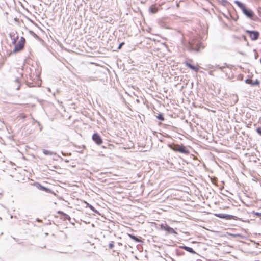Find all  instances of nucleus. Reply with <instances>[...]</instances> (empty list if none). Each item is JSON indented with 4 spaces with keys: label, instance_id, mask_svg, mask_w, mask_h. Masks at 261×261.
<instances>
[{
    "label": "nucleus",
    "instance_id": "4be33fe9",
    "mask_svg": "<svg viewBox=\"0 0 261 261\" xmlns=\"http://www.w3.org/2000/svg\"><path fill=\"white\" fill-rule=\"evenodd\" d=\"M234 103H237L238 101V97L237 95H233L232 97Z\"/></svg>",
    "mask_w": 261,
    "mask_h": 261
},
{
    "label": "nucleus",
    "instance_id": "f3484780",
    "mask_svg": "<svg viewBox=\"0 0 261 261\" xmlns=\"http://www.w3.org/2000/svg\"><path fill=\"white\" fill-rule=\"evenodd\" d=\"M87 207H89L91 210H92L93 212L95 213L98 214L99 212L94 208L93 206L92 205L87 203Z\"/></svg>",
    "mask_w": 261,
    "mask_h": 261
},
{
    "label": "nucleus",
    "instance_id": "aec40b11",
    "mask_svg": "<svg viewBox=\"0 0 261 261\" xmlns=\"http://www.w3.org/2000/svg\"><path fill=\"white\" fill-rule=\"evenodd\" d=\"M62 218L64 220H68L69 221H70V220L71 219V217L68 215H67V214H65L64 215V216L62 217Z\"/></svg>",
    "mask_w": 261,
    "mask_h": 261
},
{
    "label": "nucleus",
    "instance_id": "2eb2a0df",
    "mask_svg": "<svg viewBox=\"0 0 261 261\" xmlns=\"http://www.w3.org/2000/svg\"><path fill=\"white\" fill-rule=\"evenodd\" d=\"M43 153L45 155H52L56 154L55 152L46 149L43 150Z\"/></svg>",
    "mask_w": 261,
    "mask_h": 261
},
{
    "label": "nucleus",
    "instance_id": "9b49d317",
    "mask_svg": "<svg viewBox=\"0 0 261 261\" xmlns=\"http://www.w3.org/2000/svg\"><path fill=\"white\" fill-rule=\"evenodd\" d=\"M180 248L183 249L187 251V252L191 253L192 254H196V252L193 250V249L191 247L183 245L179 246Z\"/></svg>",
    "mask_w": 261,
    "mask_h": 261
},
{
    "label": "nucleus",
    "instance_id": "5701e85b",
    "mask_svg": "<svg viewBox=\"0 0 261 261\" xmlns=\"http://www.w3.org/2000/svg\"><path fill=\"white\" fill-rule=\"evenodd\" d=\"M30 34L35 38H38V36L33 31H29Z\"/></svg>",
    "mask_w": 261,
    "mask_h": 261
},
{
    "label": "nucleus",
    "instance_id": "dca6fc26",
    "mask_svg": "<svg viewBox=\"0 0 261 261\" xmlns=\"http://www.w3.org/2000/svg\"><path fill=\"white\" fill-rule=\"evenodd\" d=\"M25 42V38L23 37H21L20 39L17 42V43L19 44H20L22 47H24Z\"/></svg>",
    "mask_w": 261,
    "mask_h": 261
},
{
    "label": "nucleus",
    "instance_id": "1a4fd4ad",
    "mask_svg": "<svg viewBox=\"0 0 261 261\" xmlns=\"http://www.w3.org/2000/svg\"><path fill=\"white\" fill-rule=\"evenodd\" d=\"M34 185L36 187V188L40 190L43 191L47 193H51V190L44 186H42L41 184H40L39 182H35Z\"/></svg>",
    "mask_w": 261,
    "mask_h": 261
},
{
    "label": "nucleus",
    "instance_id": "a19ab883",
    "mask_svg": "<svg viewBox=\"0 0 261 261\" xmlns=\"http://www.w3.org/2000/svg\"><path fill=\"white\" fill-rule=\"evenodd\" d=\"M102 147H103V148H107V147H106L105 145H103V146H102Z\"/></svg>",
    "mask_w": 261,
    "mask_h": 261
},
{
    "label": "nucleus",
    "instance_id": "2f4dec72",
    "mask_svg": "<svg viewBox=\"0 0 261 261\" xmlns=\"http://www.w3.org/2000/svg\"><path fill=\"white\" fill-rule=\"evenodd\" d=\"M58 213L60 215H61L62 217L64 216V215L66 214L64 212H62V211H59L58 212Z\"/></svg>",
    "mask_w": 261,
    "mask_h": 261
},
{
    "label": "nucleus",
    "instance_id": "423d86ee",
    "mask_svg": "<svg viewBox=\"0 0 261 261\" xmlns=\"http://www.w3.org/2000/svg\"><path fill=\"white\" fill-rule=\"evenodd\" d=\"M242 12L247 18L254 20L253 17L255 16V14L251 9L246 7L242 11Z\"/></svg>",
    "mask_w": 261,
    "mask_h": 261
},
{
    "label": "nucleus",
    "instance_id": "6ab92c4d",
    "mask_svg": "<svg viewBox=\"0 0 261 261\" xmlns=\"http://www.w3.org/2000/svg\"><path fill=\"white\" fill-rule=\"evenodd\" d=\"M219 2L224 6L229 4V2L227 0H220Z\"/></svg>",
    "mask_w": 261,
    "mask_h": 261
},
{
    "label": "nucleus",
    "instance_id": "ea45409f",
    "mask_svg": "<svg viewBox=\"0 0 261 261\" xmlns=\"http://www.w3.org/2000/svg\"><path fill=\"white\" fill-rule=\"evenodd\" d=\"M20 85H19V86H18V87L17 88V90H19V89H20Z\"/></svg>",
    "mask_w": 261,
    "mask_h": 261
},
{
    "label": "nucleus",
    "instance_id": "ddd939ff",
    "mask_svg": "<svg viewBox=\"0 0 261 261\" xmlns=\"http://www.w3.org/2000/svg\"><path fill=\"white\" fill-rule=\"evenodd\" d=\"M234 3L241 9L242 11L246 7L244 3L238 0H235Z\"/></svg>",
    "mask_w": 261,
    "mask_h": 261
},
{
    "label": "nucleus",
    "instance_id": "a878e982",
    "mask_svg": "<svg viewBox=\"0 0 261 261\" xmlns=\"http://www.w3.org/2000/svg\"><path fill=\"white\" fill-rule=\"evenodd\" d=\"M252 214L256 215L258 217H261V213L259 212H255L254 211H253L252 212Z\"/></svg>",
    "mask_w": 261,
    "mask_h": 261
},
{
    "label": "nucleus",
    "instance_id": "37998d69",
    "mask_svg": "<svg viewBox=\"0 0 261 261\" xmlns=\"http://www.w3.org/2000/svg\"><path fill=\"white\" fill-rule=\"evenodd\" d=\"M260 63L261 64V58L260 59Z\"/></svg>",
    "mask_w": 261,
    "mask_h": 261
},
{
    "label": "nucleus",
    "instance_id": "6e6552de",
    "mask_svg": "<svg viewBox=\"0 0 261 261\" xmlns=\"http://www.w3.org/2000/svg\"><path fill=\"white\" fill-rule=\"evenodd\" d=\"M13 44H15L14 48L13 50V53H17L18 52L20 51L23 49V47H22L20 44L16 43V40L14 39L12 42Z\"/></svg>",
    "mask_w": 261,
    "mask_h": 261
},
{
    "label": "nucleus",
    "instance_id": "473e14b6",
    "mask_svg": "<svg viewBox=\"0 0 261 261\" xmlns=\"http://www.w3.org/2000/svg\"><path fill=\"white\" fill-rule=\"evenodd\" d=\"M233 237H240L241 235L240 234H231Z\"/></svg>",
    "mask_w": 261,
    "mask_h": 261
},
{
    "label": "nucleus",
    "instance_id": "f704fd0d",
    "mask_svg": "<svg viewBox=\"0 0 261 261\" xmlns=\"http://www.w3.org/2000/svg\"><path fill=\"white\" fill-rule=\"evenodd\" d=\"M242 37H243V39H244V40H245V41H246V40H247V38H246V36H245V35H243V36H242Z\"/></svg>",
    "mask_w": 261,
    "mask_h": 261
},
{
    "label": "nucleus",
    "instance_id": "c85d7f7f",
    "mask_svg": "<svg viewBox=\"0 0 261 261\" xmlns=\"http://www.w3.org/2000/svg\"><path fill=\"white\" fill-rule=\"evenodd\" d=\"M256 131L258 134L261 136V127H258L256 128Z\"/></svg>",
    "mask_w": 261,
    "mask_h": 261
},
{
    "label": "nucleus",
    "instance_id": "b1692460",
    "mask_svg": "<svg viewBox=\"0 0 261 261\" xmlns=\"http://www.w3.org/2000/svg\"><path fill=\"white\" fill-rule=\"evenodd\" d=\"M245 82L246 84L251 85V83H252V80L251 79L248 78L245 80Z\"/></svg>",
    "mask_w": 261,
    "mask_h": 261
},
{
    "label": "nucleus",
    "instance_id": "393cba45",
    "mask_svg": "<svg viewBox=\"0 0 261 261\" xmlns=\"http://www.w3.org/2000/svg\"><path fill=\"white\" fill-rule=\"evenodd\" d=\"M114 247V242L111 241L109 244V247L110 249H112Z\"/></svg>",
    "mask_w": 261,
    "mask_h": 261
},
{
    "label": "nucleus",
    "instance_id": "cd10ccee",
    "mask_svg": "<svg viewBox=\"0 0 261 261\" xmlns=\"http://www.w3.org/2000/svg\"><path fill=\"white\" fill-rule=\"evenodd\" d=\"M32 123H33V124H34V123H37V125H38V126H40V122H39V121H37L36 120H35V119L34 118H32Z\"/></svg>",
    "mask_w": 261,
    "mask_h": 261
},
{
    "label": "nucleus",
    "instance_id": "39448f33",
    "mask_svg": "<svg viewBox=\"0 0 261 261\" xmlns=\"http://www.w3.org/2000/svg\"><path fill=\"white\" fill-rule=\"evenodd\" d=\"M245 32L248 34L252 40H256L258 39L260 33L257 31L246 30Z\"/></svg>",
    "mask_w": 261,
    "mask_h": 261
},
{
    "label": "nucleus",
    "instance_id": "7c9ffc66",
    "mask_svg": "<svg viewBox=\"0 0 261 261\" xmlns=\"http://www.w3.org/2000/svg\"><path fill=\"white\" fill-rule=\"evenodd\" d=\"M20 117L22 118L23 119H24L26 118L27 116L25 115V114H24V113H21L20 114Z\"/></svg>",
    "mask_w": 261,
    "mask_h": 261
},
{
    "label": "nucleus",
    "instance_id": "f8f14e48",
    "mask_svg": "<svg viewBox=\"0 0 261 261\" xmlns=\"http://www.w3.org/2000/svg\"><path fill=\"white\" fill-rule=\"evenodd\" d=\"M128 236L130 239L133 240L135 242L141 243L143 242L142 241L141 238L140 237H137V236L134 235L133 234H129V233L128 234Z\"/></svg>",
    "mask_w": 261,
    "mask_h": 261
},
{
    "label": "nucleus",
    "instance_id": "20e7f679",
    "mask_svg": "<svg viewBox=\"0 0 261 261\" xmlns=\"http://www.w3.org/2000/svg\"><path fill=\"white\" fill-rule=\"evenodd\" d=\"M160 226L161 230L166 231L167 234H174V235L177 234V233L173 228L166 224L162 223L160 225Z\"/></svg>",
    "mask_w": 261,
    "mask_h": 261
},
{
    "label": "nucleus",
    "instance_id": "c756f323",
    "mask_svg": "<svg viewBox=\"0 0 261 261\" xmlns=\"http://www.w3.org/2000/svg\"><path fill=\"white\" fill-rule=\"evenodd\" d=\"M124 44H125V43H124V42H122L120 43L119 44V46H118V47L117 49H120L122 48V47L123 46V45Z\"/></svg>",
    "mask_w": 261,
    "mask_h": 261
},
{
    "label": "nucleus",
    "instance_id": "9d476101",
    "mask_svg": "<svg viewBox=\"0 0 261 261\" xmlns=\"http://www.w3.org/2000/svg\"><path fill=\"white\" fill-rule=\"evenodd\" d=\"M185 65L187 67L189 68L190 69H191L195 72H197L199 69V67L198 66H195V65H192L189 62H186Z\"/></svg>",
    "mask_w": 261,
    "mask_h": 261
},
{
    "label": "nucleus",
    "instance_id": "0eeeda50",
    "mask_svg": "<svg viewBox=\"0 0 261 261\" xmlns=\"http://www.w3.org/2000/svg\"><path fill=\"white\" fill-rule=\"evenodd\" d=\"M93 141L98 145L102 143V139L100 135L97 133H95L92 135Z\"/></svg>",
    "mask_w": 261,
    "mask_h": 261
},
{
    "label": "nucleus",
    "instance_id": "58836bf2",
    "mask_svg": "<svg viewBox=\"0 0 261 261\" xmlns=\"http://www.w3.org/2000/svg\"><path fill=\"white\" fill-rule=\"evenodd\" d=\"M217 67L221 70H222L223 67H220L219 65H217Z\"/></svg>",
    "mask_w": 261,
    "mask_h": 261
},
{
    "label": "nucleus",
    "instance_id": "72a5a7b5",
    "mask_svg": "<svg viewBox=\"0 0 261 261\" xmlns=\"http://www.w3.org/2000/svg\"><path fill=\"white\" fill-rule=\"evenodd\" d=\"M258 54L257 53H255L254 55V58L255 59H257L258 58Z\"/></svg>",
    "mask_w": 261,
    "mask_h": 261
},
{
    "label": "nucleus",
    "instance_id": "412c9836",
    "mask_svg": "<svg viewBox=\"0 0 261 261\" xmlns=\"http://www.w3.org/2000/svg\"><path fill=\"white\" fill-rule=\"evenodd\" d=\"M260 84V82L258 80H256L255 81L251 83V86H257L259 85Z\"/></svg>",
    "mask_w": 261,
    "mask_h": 261
},
{
    "label": "nucleus",
    "instance_id": "4468645a",
    "mask_svg": "<svg viewBox=\"0 0 261 261\" xmlns=\"http://www.w3.org/2000/svg\"><path fill=\"white\" fill-rule=\"evenodd\" d=\"M149 12L152 14L156 13L158 11V8L154 5H151L149 8Z\"/></svg>",
    "mask_w": 261,
    "mask_h": 261
},
{
    "label": "nucleus",
    "instance_id": "79ce46f5",
    "mask_svg": "<svg viewBox=\"0 0 261 261\" xmlns=\"http://www.w3.org/2000/svg\"><path fill=\"white\" fill-rule=\"evenodd\" d=\"M37 221H38V222L40 221V220H39V219L38 218L37 219Z\"/></svg>",
    "mask_w": 261,
    "mask_h": 261
},
{
    "label": "nucleus",
    "instance_id": "f257e3e1",
    "mask_svg": "<svg viewBox=\"0 0 261 261\" xmlns=\"http://www.w3.org/2000/svg\"><path fill=\"white\" fill-rule=\"evenodd\" d=\"M187 50L191 53H199L205 46L198 37H192L187 43H183Z\"/></svg>",
    "mask_w": 261,
    "mask_h": 261
},
{
    "label": "nucleus",
    "instance_id": "f03ea898",
    "mask_svg": "<svg viewBox=\"0 0 261 261\" xmlns=\"http://www.w3.org/2000/svg\"><path fill=\"white\" fill-rule=\"evenodd\" d=\"M171 149L175 152H178L186 155L190 153V150L183 144H174L171 147Z\"/></svg>",
    "mask_w": 261,
    "mask_h": 261
},
{
    "label": "nucleus",
    "instance_id": "bb28decb",
    "mask_svg": "<svg viewBox=\"0 0 261 261\" xmlns=\"http://www.w3.org/2000/svg\"><path fill=\"white\" fill-rule=\"evenodd\" d=\"M27 86H28V87H34V86H35V85H34V84H33V83H32V82H28L27 83Z\"/></svg>",
    "mask_w": 261,
    "mask_h": 261
},
{
    "label": "nucleus",
    "instance_id": "c9c22d12",
    "mask_svg": "<svg viewBox=\"0 0 261 261\" xmlns=\"http://www.w3.org/2000/svg\"><path fill=\"white\" fill-rule=\"evenodd\" d=\"M19 78H18V77H17V78H16V79H15V82H17V83H19Z\"/></svg>",
    "mask_w": 261,
    "mask_h": 261
},
{
    "label": "nucleus",
    "instance_id": "7ed1b4c3",
    "mask_svg": "<svg viewBox=\"0 0 261 261\" xmlns=\"http://www.w3.org/2000/svg\"><path fill=\"white\" fill-rule=\"evenodd\" d=\"M215 216H216L218 218H219L220 219H225V220H242L241 218H239L237 217V216H235L234 215H229V214H223V213H216L214 214Z\"/></svg>",
    "mask_w": 261,
    "mask_h": 261
},
{
    "label": "nucleus",
    "instance_id": "4c0bfd02",
    "mask_svg": "<svg viewBox=\"0 0 261 261\" xmlns=\"http://www.w3.org/2000/svg\"><path fill=\"white\" fill-rule=\"evenodd\" d=\"M39 130L41 131L42 130V126L40 125V126H39Z\"/></svg>",
    "mask_w": 261,
    "mask_h": 261
},
{
    "label": "nucleus",
    "instance_id": "e433bc0d",
    "mask_svg": "<svg viewBox=\"0 0 261 261\" xmlns=\"http://www.w3.org/2000/svg\"><path fill=\"white\" fill-rule=\"evenodd\" d=\"M69 222L73 225H75V223L74 222L72 221L71 220H70V221H69Z\"/></svg>",
    "mask_w": 261,
    "mask_h": 261
},
{
    "label": "nucleus",
    "instance_id": "a211bd4d",
    "mask_svg": "<svg viewBox=\"0 0 261 261\" xmlns=\"http://www.w3.org/2000/svg\"><path fill=\"white\" fill-rule=\"evenodd\" d=\"M157 119L160 121H164V116L163 113H159L156 116Z\"/></svg>",
    "mask_w": 261,
    "mask_h": 261
}]
</instances>
